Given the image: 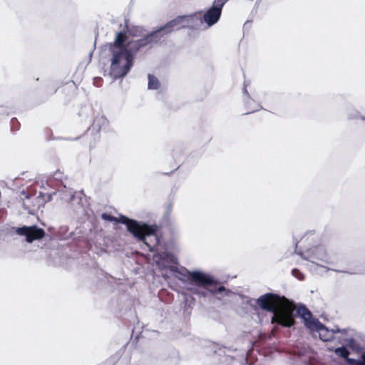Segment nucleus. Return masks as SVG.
<instances>
[{
    "mask_svg": "<svg viewBox=\"0 0 365 365\" xmlns=\"http://www.w3.org/2000/svg\"><path fill=\"white\" fill-rule=\"evenodd\" d=\"M257 305L263 310L272 312V324H277L283 327H291L295 324L294 304L284 296L274 293H267L257 300Z\"/></svg>",
    "mask_w": 365,
    "mask_h": 365,
    "instance_id": "2",
    "label": "nucleus"
},
{
    "mask_svg": "<svg viewBox=\"0 0 365 365\" xmlns=\"http://www.w3.org/2000/svg\"><path fill=\"white\" fill-rule=\"evenodd\" d=\"M53 91L54 93H55V92H56V88H54V89L53 90Z\"/></svg>",
    "mask_w": 365,
    "mask_h": 365,
    "instance_id": "17",
    "label": "nucleus"
},
{
    "mask_svg": "<svg viewBox=\"0 0 365 365\" xmlns=\"http://www.w3.org/2000/svg\"><path fill=\"white\" fill-rule=\"evenodd\" d=\"M227 0H214L212 6L203 15V21L209 26L216 24L220 19L222 10Z\"/></svg>",
    "mask_w": 365,
    "mask_h": 365,
    "instance_id": "6",
    "label": "nucleus"
},
{
    "mask_svg": "<svg viewBox=\"0 0 365 365\" xmlns=\"http://www.w3.org/2000/svg\"><path fill=\"white\" fill-rule=\"evenodd\" d=\"M197 17L195 15H183L178 16L174 19L168 21L165 25L160 29L153 31L157 32L156 41H153V44L160 41L164 35L170 34L173 31H178L185 28H192L196 24Z\"/></svg>",
    "mask_w": 365,
    "mask_h": 365,
    "instance_id": "5",
    "label": "nucleus"
},
{
    "mask_svg": "<svg viewBox=\"0 0 365 365\" xmlns=\"http://www.w3.org/2000/svg\"><path fill=\"white\" fill-rule=\"evenodd\" d=\"M130 34L133 36H139L142 34V29L140 28H135L130 31Z\"/></svg>",
    "mask_w": 365,
    "mask_h": 365,
    "instance_id": "13",
    "label": "nucleus"
},
{
    "mask_svg": "<svg viewBox=\"0 0 365 365\" xmlns=\"http://www.w3.org/2000/svg\"><path fill=\"white\" fill-rule=\"evenodd\" d=\"M193 279L198 282L197 287H187L186 289L191 294L200 297H207L208 294H221L227 296L231 291L221 285L220 282L206 273H198L193 276Z\"/></svg>",
    "mask_w": 365,
    "mask_h": 365,
    "instance_id": "4",
    "label": "nucleus"
},
{
    "mask_svg": "<svg viewBox=\"0 0 365 365\" xmlns=\"http://www.w3.org/2000/svg\"><path fill=\"white\" fill-rule=\"evenodd\" d=\"M297 314L304 321L308 327H315L319 324L318 320L313 319L312 312L304 305H300L297 309Z\"/></svg>",
    "mask_w": 365,
    "mask_h": 365,
    "instance_id": "8",
    "label": "nucleus"
},
{
    "mask_svg": "<svg viewBox=\"0 0 365 365\" xmlns=\"http://www.w3.org/2000/svg\"><path fill=\"white\" fill-rule=\"evenodd\" d=\"M16 234L21 236H25L27 242L31 243L34 240L42 239L45 236V231L36 225L23 226L18 227L16 230Z\"/></svg>",
    "mask_w": 365,
    "mask_h": 365,
    "instance_id": "7",
    "label": "nucleus"
},
{
    "mask_svg": "<svg viewBox=\"0 0 365 365\" xmlns=\"http://www.w3.org/2000/svg\"><path fill=\"white\" fill-rule=\"evenodd\" d=\"M101 217L104 220L120 222L125 225L128 231L130 232L139 241L143 242L145 245H147L150 251H153V248L152 245L147 242L146 237L155 236V243L154 246L158 243V239L157 238L156 235L158 227L155 225H149L145 223H140L136 220L129 219L123 215H120L118 217H117L107 213H103L102 214Z\"/></svg>",
    "mask_w": 365,
    "mask_h": 365,
    "instance_id": "3",
    "label": "nucleus"
},
{
    "mask_svg": "<svg viewBox=\"0 0 365 365\" xmlns=\"http://www.w3.org/2000/svg\"><path fill=\"white\" fill-rule=\"evenodd\" d=\"M292 272L294 277H297L299 279H303V274L299 269H293Z\"/></svg>",
    "mask_w": 365,
    "mask_h": 365,
    "instance_id": "14",
    "label": "nucleus"
},
{
    "mask_svg": "<svg viewBox=\"0 0 365 365\" xmlns=\"http://www.w3.org/2000/svg\"><path fill=\"white\" fill-rule=\"evenodd\" d=\"M322 331H325L327 334H328V331L324 327L323 325L320 324V332H319L320 338L324 341H329L331 339V336H327V335L324 336L322 334Z\"/></svg>",
    "mask_w": 365,
    "mask_h": 365,
    "instance_id": "12",
    "label": "nucleus"
},
{
    "mask_svg": "<svg viewBox=\"0 0 365 365\" xmlns=\"http://www.w3.org/2000/svg\"><path fill=\"white\" fill-rule=\"evenodd\" d=\"M160 88V82L158 79L153 75H148V88L149 89H158Z\"/></svg>",
    "mask_w": 365,
    "mask_h": 365,
    "instance_id": "10",
    "label": "nucleus"
},
{
    "mask_svg": "<svg viewBox=\"0 0 365 365\" xmlns=\"http://www.w3.org/2000/svg\"><path fill=\"white\" fill-rule=\"evenodd\" d=\"M198 273H202L200 271H189L187 269H185L182 272H180L179 274L180 277H178L179 280L183 282H188L189 284L192 285L190 287H197L198 285V282L193 279V276Z\"/></svg>",
    "mask_w": 365,
    "mask_h": 365,
    "instance_id": "9",
    "label": "nucleus"
},
{
    "mask_svg": "<svg viewBox=\"0 0 365 365\" xmlns=\"http://www.w3.org/2000/svg\"><path fill=\"white\" fill-rule=\"evenodd\" d=\"M335 353L336 355L342 357L344 359H347L350 354L349 350L344 346L336 348L335 349Z\"/></svg>",
    "mask_w": 365,
    "mask_h": 365,
    "instance_id": "11",
    "label": "nucleus"
},
{
    "mask_svg": "<svg viewBox=\"0 0 365 365\" xmlns=\"http://www.w3.org/2000/svg\"><path fill=\"white\" fill-rule=\"evenodd\" d=\"M345 360L351 365H356V363L359 361V360L349 359V356Z\"/></svg>",
    "mask_w": 365,
    "mask_h": 365,
    "instance_id": "15",
    "label": "nucleus"
},
{
    "mask_svg": "<svg viewBox=\"0 0 365 365\" xmlns=\"http://www.w3.org/2000/svg\"><path fill=\"white\" fill-rule=\"evenodd\" d=\"M361 359H362V361H359L356 363V365H365V353L362 354Z\"/></svg>",
    "mask_w": 365,
    "mask_h": 365,
    "instance_id": "16",
    "label": "nucleus"
},
{
    "mask_svg": "<svg viewBox=\"0 0 365 365\" xmlns=\"http://www.w3.org/2000/svg\"><path fill=\"white\" fill-rule=\"evenodd\" d=\"M157 35V32H150L143 38L126 43L127 34L123 31L116 33L113 42L109 44V51L112 55L110 75L115 79L124 77L133 66L135 55L141 48L153 45Z\"/></svg>",
    "mask_w": 365,
    "mask_h": 365,
    "instance_id": "1",
    "label": "nucleus"
}]
</instances>
